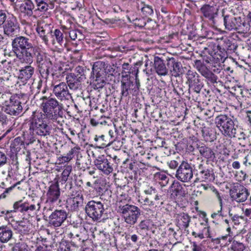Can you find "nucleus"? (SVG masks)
Masks as SVG:
<instances>
[{"instance_id": "5701e85b", "label": "nucleus", "mask_w": 251, "mask_h": 251, "mask_svg": "<svg viewBox=\"0 0 251 251\" xmlns=\"http://www.w3.org/2000/svg\"><path fill=\"white\" fill-rule=\"evenodd\" d=\"M171 196L174 199H182L186 194L185 188L178 181L174 180L171 186Z\"/></svg>"}, {"instance_id": "1a4fd4ad", "label": "nucleus", "mask_w": 251, "mask_h": 251, "mask_svg": "<svg viewBox=\"0 0 251 251\" xmlns=\"http://www.w3.org/2000/svg\"><path fill=\"white\" fill-rule=\"evenodd\" d=\"M87 215L94 221H98L102 217L105 210L103 204L99 201H90L85 207Z\"/></svg>"}, {"instance_id": "79ce46f5", "label": "nucleus", "mask_w": 251, "mask_h": 251, "mask_svg": "<svg viewBox=\"0 0 251 251\" xmlns=\"http://www.w3.org/2000/svg\"><path fill=\"white\" fill-rule=\"evenodd\" d=\"M83 241L84 240L81 239L79 237V235L76 234L74 237H73L69 244L71 245V248H73L75 251H77L78 248L82 246Z\"/></svg>"}, {"instance_id": "e2e57ef3", "label": "nucleus", "mask_w": 251, "mask_h": 251, "mask_svg": "<svg viewBox=\"0 0 251 251\" xmlns=\"http://www.w3.org/2000/svg\"><path fill=\"white\" fill-rule=\"evenodd\" d=\"M36 134H33L29 132V134L27 135L26 137H25V142L26 146L34 143L36 140L35 136Z\"/></svg>"}, {"instance_id": "2f4dec72", "label": "nucleus", "mask_w": 251, "mask_h": 251, "mask_svg": "<svg viewBox=\"0 0 251 251\" xmlns=\"http://www.w3.org/2000/svg\"><path fill=\"white\" fill-rule=\"evenodd\" d=\"M216 49L217 50L216 51H215V50H214L209 51V54L212 56L216 63H224L227 57L226 52L223 50H220L219 48H217V46Z\"/></svg>"}, {"instance_id": "b1692460", "label": "nucleus", "mask_w": 251, "mask_h": 251, "mask_svg": "<svg viewBox=\"0 0 251 251\" xmlns=\"http://www.w3.org/2000/svg\"><path fill=\"white\" fill-rule=\"evenodd\" d=\"M67 82L71 89L76 90L81 87V83L85 80L83 77L75 75L74 73H69L66 76Z\"/></svg>"}, {"instance_id": "864d4df0", "label": "nucleus", "mask_w": 251, "mask_h": 251, "mask_svg": "<svg viewBox=\"0 0 251 251\" xmlns=\"http://www.w3.org/2000/svg\"><path fill=\"white\" fill-rule=\"evenodd\" d=\"M54 35L55 37L56 41L60 45H65L66 44V42H64L63 39V34L59 29H56L54 30Z\"/></svg>"}, {"instance_id": "cd10ccee", "label": "nucleus", "mask_w": 251, "mask_h": 251, "mask_svg": "<svg viewBox=\"0 0 251 251\" xmlns=\"http://www.w3.org/2000/svg\"><path fill=\"white\" fill-rule=\"evenodd\" d=\"M200 10L205 18L211 21H213L215 16L218 15V9L209 4L203 5Z\"/></svg>"}, {"instance_id": "774afa93", "label": "nucleus", "mask_w": 251, "mask_h": 251, "mask_svg": "<svg viewBox=\"0 0 251 251\" xmlns=\"http://www.w3.org/2000/svg\"><path fill=\"white\" fill-rule=\"evenodd\" d=\"M207 169V168L203 164H200L196 170L197 173L196 175L199 176L200 175H202V173Z\"/></svg>"}, {"instance_id": "09e8293b", "label": "nucleus", "mask_w": 251, "mask_h": 251, "mask_svg": "<svg viewBox=\"0 0 251 251\" xmlns=\"http://www.w3.org/2000/svg\"><path fill=\"white\" fill-rule=\"evenodd\" d=\"M194 67L201 73V74H202L208 69L204 64L203 61L200 60H196L195 61Z\"/></svg>"}, {"instance_id": "4be33fe9", "label": "nucleus", "mask_w": 251, "mask_h": 251, "mask_svg": "<svg viewBox=\"0 0 251 251\" xmlns=\"http://www.w3.org/2000/svg\"><path fill=\"white\" fill-rule=\"evenodd\" d=\"M95 165L98 169L102 171L104 173L108 175L113 171V168L110 164L107 159L103 155L99 156L97 159L94 161Z\"/></svg>"}, {"instance_id": "c9c22d12", "label": "nucleus", "mask_w": 251, "mask_h": 251, "mask_svg": "<svg viewBox=\"0 0 251 251\" xmlns=\"http://www.w3.org/2000/svg\"><path fill=\"white\" fill-rule=\"evenodd\" d=\"M25 142L23 140L22 137H16L11 145V150L13 152H18L22 148H25Z\"/></svg>"}, {"instance_id": "473e14b6", "label": "nucleus", "mask_w": 251, "mask_h": 251, "mask_svg": "<svg viewBox=\"0 0 251 251\" xmlns=\"http://www.w3.org/2000/svg\"><path fill=\"white\" fill-rule=\"evenodd\" d=\"M13 232L7 226H0V241L1 243H7L12 237Z\"/></svg>"}, {"instance_id": "a878e982", "label": "nucleus", "mask_w": 251, "mask_h": 251, "mask_svg": "<svg viewBox=\"0 0 251 251\" xmlns=\"http://www.w3.org/2000/svg\"><path fill=\"white\" fill-rule=\"evenodd\" d=\"M60 195L59 186L57 184H52L47 193V201L51 203L55 202L58 200Z\"/></svg>"}, {"instance_id": "f8f14e48", "label": "nucleus", "mask_w": 251, "mask_h": 251, "mask_svg": "<svg viewBox=\"0 0 251 251\" xmlns=\"http://www.w3.org/2000/svg\"><path fill=\"white\" fill-rule=\"evenodd\" d=\"M49 59L46 53L43 51L40 48L35 45L23 62L31 65L35 60L37 66Z\"/></svg>"}, {"instance_id": "3c124183", "label": "nucleus", "mask_w": 251, "mask_h": 251, "mask_svg": "<svg viewBox=\"0 0 251 251\" xmlns=\"http://www.w3.org/2000/svg\"><path fill=\"white\" fill-rule=\"evenodd\" d=\"M245 249L244 245L242 243L234 240L231 246V249L233 251H243Z\"/></svg>"}, {"instance_id": "2eb2a0df", "label": "nucleus", "mask_w": 251, "mask_h": 251, "mask_svg": "<svg viewBox=\"0 0 251 251\" xmlns=\"http://www.w3.org/2000/svg\"><path fill=\"white\" fill-rule=\"evenodd\" d=\"M229 194L231 198L237 202H242L247 199L250 193L244 186L237 184L230 190Z\"/></svg>"}, {"instance_id": "393cba45", "label": "nucleus", "mask_w": 251, "mask_h": 251, "mask_svg": "<svg viewBox=\"0 0 251 251\" xmlns=\"http://www.w3.org/2000/svg\"><path fill=\"white\" fill-rule=\"evenodd\" d=\"M153 61L155 71L159 75L165 76L168 75L167 66H166L163 59L159 56H154Z\"/></svg>"}, {"instance_id": "7c9ffc66", "label": "nucleus", "mask_w": 251, "mask_h": 251, "mask_svg": "<svg viewBox=\"0 0 251 251\" xmlns=\"http://www.w3.org/2000/svg\"><path fill=\"white\" fill-rule=\"evenodd\" d=\"M34 8V5L31 0H24L20 6L21 13L28 17H31L33 15Z\"/></svg>"}, {"instance_id": "bb28decb", "label": "nucleus", "mask_w": 251, "mask_h": 251, "mask_svg": "<svg viewBox=\"0 0 251 251\" xmlns=\"http://www.w3.org/2000/svg\"><path fill=\"white\" fill-rule=\"evenodd\" d=\"M34 73V67L28 64L19 70V78L23 82L26 81L32 77Z\"/></svg>"}, {"instance_id": "72a5a7b5", "label": "nucleus", "mask_w": 251, "mask_h": 251, "mask_svg": "<svg viewBox=\"0 0 251 251\" xmlns=\"http://www.w3.org/2000/svg\"><path fill=\"white\" fill-rule=\"evenodd\" d=\"M202 136L206 142H213L217 138L216 132L210 127L204 126L201 129Z\"/></svg>"}, {"instance_id": "9d476101", "label": "nucleus", "mask_w": 251, "mask_h": 251, "mask_svg": "<svg viewBox=\"0 0 251 251\" xmlns=\"http://www.w3.org/2000/svg\"><path fill=\"white\" fill-rule=\"evenodd\" d=\"M175 176L178 180L182 182H191L193 176L191 164L187 161H182L176 170Z\"/></svg>"}, {"instance_id": "0eeeda50", "label": "nucleus", "mask_w": 251, "mask_h": 251, "mask_svg": "<svg viewBox=\"0 0 251 251\" xmlns=\"http://www.w3.org/2000/svg\"><path fill=\"white\" fill-rule=\"evenodd\" d=\"M119 211L124 221L130 226L137 222L138 218L143 213L139 207L129 204L119 205Z\"/></svg>"}, {"instance_id": "5fc2aeb1", "label": "nucleus", "mask_w": 251, "mask_h": 251, "mask_svg": "<svg viewBox=\"0 0 251 251\" xmlns=\"http://www.w3.org/2000/svg\"><path fill=\"white\" fill-rule=\"evenodd\" d=\"M139 63H136L133 66H130V68H129V72L128 73V76L130 77V79H131V75H134L135 76V80L138 78V65Z\"/></svg>"}, {"instance_id": "58836bf2", "label": "nucleus", "mask_w": 251, "mask_h": 251, "mask_svg": "<svg viewBox=\"0 0 251 251\" xmlns=\"http://www.w3.org/2000/svg\"><path fill=\"white\" fill-rule=\"evenodd\" d=\"M202 174V175H200L198 176L197 179H201V181L208 180L209 181H213L215 180V175L212 168H207Z\"/></svg>"}, {"instance_id": "ddd939ff", "label": "nucleus", "mask_w": 251, "mask_h": 251, "mask_svg": "<svg viewBox=\"0 0 251 251\" xmlns=\"http://www.w3.org/2000/svg\"><path fill=\"white\" fill-rule=\"evenodd\" d=\"M3 33L9 37H13L20 30V25L15 16L11 14L2 25Z\"/></svg>"}, {"instance_id": "8fccbe9b", "label": "nucleus", "mask_w": 251, "mask_h": 251, "mask_svg": "<svg viewBox=\"0 0 251 251\" xmlns=\"http://www.w3.org/2000/svg\"><path fill=\"white\" fill-rule=\"evenodd\" d=\"M69 37L73 40L78 39V40L80 41L82 37V32L78 29H72L69 31Z\"/></svg>"}, {"instance_id": "f704fd0d", "label": "nucleus", "mask_w": 251, "mask_h": 251, "mask_svg": "<svg viewBox=\"0 0 251 251\" xmlns=\"http://www.w3.org/2000/svg\"><path fill=\"white\" fill-rule=\"evenodd\" d=\"M198 228L200 229L199 232L197 231H193L192 233V235L195 237H198L200 239H202L206 237H210L209 234V226L203 227L202 224H201L198 226Z\"/></svg>"}, {"instance_id": "c756f323", "label": "nucleus", "mask_w": 251, "mask_h": 251, "mask_svg": "<svg viewBox=\"0 0 251 251\" xmlns=\"http://www.w3.org/2000/svg\"><path fill=\"white\" fill-rule=\"evenodd\" d=\"M52 64L50 59L47 60L42 64L37 65L39 73L43 78L47 79L50 73V70L52 67Z\"/></svg>"}, {"instance_id": "a18cd8bd", "label": "nucleus", "mask_w": 251, "mask_h": 251, "mask_svg": "<svg viewBox=\"0 0 251 251\" xmlns=\"http://www.w3.org/2000/svg\"><path fill=\"white\" fill-rule=\"evenodd\" d=\"M150 225V221L149 220H143L139 223L137 229H139L140 231L147 232L149 230Z\"/></svg>"}, {"instance_id": "37998d69", "label": "nucleus", "mask_w": 251, "mask_h": 251, "mask_svg": "<svg viewBox=\"0 0 251 251\" xmlns=\"http://www.w3.org/2000/svg\"><path fill=\"white\" fill-rule=\"evenodd\" d=\"M104 138L105 136L103 135L99 136L96 135L94 140L97 142V147L100 149H103L106 146L110 145V143H107L104 139Z\"/></svg>"}, {"instance_id": "412c9836", "label": "nucleus", "mask_w": 251, "mask_h": 251, "mask_svg": "<svg viewBox=\"0 0 251 251\" xmlns=\"http://www.w3.org/2000/svg\"><path fill=\"white\" fill-rule=\"evenodd\" d=\"M222 42L220 45L217 46V48H219L220 50H223L225 52L229 53L235 52L238 47L237 41L232 38H223L222 39Z\"/></svg>"}, {"instance_id": "de8ad7c7", "label": "nucleus", "mask_w": 251, "mask_h": 251, "mask_svg": "<svg viewBox=\"0 0 251 251\" xmlns=\"http://www.w3.org/2000/svg\"><path fill=\"white\" fill-rule=\"evenodd\" d=\"M126 241H129V240H130L131 243L129 242V244L132 245L138 246L141 243V241H139L140 238L139 236L135 234L126 235Z\"/></svg>"}, {"instance_id": "c03bdc74", "label": "nucleus", "mask_w": 251, "mask_h": 251, "mask_svg": "<svg viewBox=\"0 0 251 251\" xmlns=\"http://www.w3.org/2000/svg\"><path fill=\"white\" fill-rule=\"evenodd\" d=\"M12 251H29V247L25 243L19 242L14 244Z\"/></svg>"}, {"instance_id": "9b49d317", "label": "nucleus", "mask_w": 251, "mask_h": 251, "mask_svg": "<svg viewBox=\"0 0 251 251\" xmlns=\"http://www.w3.org/2000/svg\"><path fill=\"white\" fill-rule=\"evenodd\" d=\"M186 78L189 91L192 89L197 94H199L204 86L201 77L196 72L189 70L186 74Z\"/></svg>"}, {"instance_id": "6ab92c4d", "label": "nucleus", "mask_w": 251, "mask_h": 251, "mask_svg": "<svg viewBox=\"0 0 251 251\" xmlns=\"http://www.w3.org/2000/svg\"><path fill=\"white\" fill-rule=\"evenodd\" d=\"M67 217V213L64 210H55L49 216V224L54 227L61 226Z\"/></svg>"}, {"instance_id": "4c0bfd02", "label": "nucleus", "mask_w": 251, "mask_h": 251, "mask_svg": "<svg viewBox=\"0 0 251 251\" xmlns=\"http://www.w3.org/2000/svg\"><path fill=\"white\" fill-rule=\"evenodd\" d=\"M200 153L203 157L210 161H213L216 158L215 153L213 150L205 145H203V148L200 149Z\"/></svg>"}, {"instance_id": "dca6fc26", "label": "nucleus", "mask_w": 251, "mask_h": 251, "mask_svg": "<svg viewBox=\"0 0 251 251\" xmlns=\"http://www.w3.org/2000/svg\"><path fill=\"white\" fill-rule=\"evenodd\" d=\"M166 61L168 71L169 70L172 76L178 77L183 73L181 63L177 59L173 57H167Z\"/></svg>"}, {"instance_id": "20e7f679", "label": "nucleus", "mask_w": 251, "mask_h": 251, "mask_svg": "<svg viewBox=\"0 0 251 251\" xmlns=\"http://www.w3.org/2000/svg\"><path fill=\"white\" fill-rule=\"evenodd\" d=\"M29 100L27 94H16L12 95L9 101H5L4 112L11 115L17 116L21 114L24 107Z\"/></svg>"}, {"instance_id": "a211bd4d", "label": "nucleus", "mask_w": 251, "mask_h": 251, "mask_svg": "<svg viewBox=\"0 0 251 251\" xmlns=\"http://www.w3.org/2000/svg\"><path fill=\"white\" fill-rule=\"evenodd\" d=\"M37 206L34 204L30 203L27 201H24L20 200L15 202L13 204V210L10 211H7L6 214H7L10 212H18L21 213H29L34 211L36 209Z\"/></svg>"}, {"instance_id": "a19ab883", "label": "nucleus", "mask_w": 251, "mask_h": 251, "mask_svg": "<svg viewBox=\"0 0 251 251\" xmlns=\"http://www.w3.org/2000/svg\"><path fill=\"white\" fill-rule=\"evenodd\" d=\"M177 218L179 221H180L182 223H179V225H181L182 228L186 230L189 226L191 217L188 214L182 212L177 215Z\"/></svg>"}, {"instance_id": "f3484780", "label": "nucleus", "mask_w": 251, "mask_h": 251, "mask_svg": "<svg viewBox=\"0 0 251 251\" xmlns=\"http://www.w3.org/2000/svg\"><path fill=\"white\" fill-rule=\"evenodd\" d=\"M68 86L65 82H61L53 86V93L58 100L62 101L72 98Z\"/></svg>"}, {"instance_id": "6e6552de", "label": "nucleus", "mask_w": 251, "mask_h": 251, "mask_svg": "<svg viewBox=\"0 0 251 251\" xmlns=\"http://www.w3.org/2000/svg\"><path fill=\"white\" fill-rule=\"evenodd\" d=\"M140 84L139 79L133 82L130 78L124 76L121 80V99L126 98L129 95L137 96L139 93Z\"/></svg>"}, {"instance_id": "4468645a", "label": "nucleus", "mask_w": 251, "mask_h": 251, "mask_svg": "<svg viewBox=\"0 0 251 251\" xmlns=\"http://www.w3.org/2000/svg\"><path fill=\"white\" fill-rule=\"evenodd\" d=\"M83 196L81 192L72 191L71 197L67 199V203L72 211H78L83 206Z\"/></svg>"}, {"instance_id": "4d7b16f0", "label": "nucleus", "mask_w": 251, "mask_h": 251, "mask_svg": "<svg viewBox=\"0 0 251 251\" xmlns=\"http://www.w3.org/2000/svg\"><path fill=\"white\" fill-rule=\"evenodd\" d=\"M36 31L39 34L40 37L42 38V40L44 41L46 44H47L48 42V39L47 35L46 34V30L43 28V27L40 26L36 28Z\"/></svg>"}, {"instance_id": "13d9d810", "label": "nucleus", "mask_w": 251, "mask_h": 251, "mask_svg": "<svg viewBox=\"0 0 251 251\" xmlns=\"http://www.w3.org/2000/svg\"><path fill=\"white\" fill-rule=\"evenodd\" d=\"M11 15L6 11L0 10V27L3 25L5 21Z\"/></svg>"}, {"instance_id": "39448f33", "label": "nucleus", "mask_w": 251, "mask_h": 251, "mask_svg": "<svg viewBox=\"0 0 251 251\" xmlns=\"http://www.w3.org/2000/svg\"><path fill=\"white\" fill-rule=\"evenodd\" d=\"M49 118L41 115L39 117H34L29 124V130L30 133L40 137H47L51 133V126L50 125Z\"/></svg>"}, {"instance_id": "0e129e2a", "label": "nucleus", "mask_w": 251, "mask_h": 251, "mask_svg": "<svg viewBox=\"0 0 251 251\" xmlns=\"http://www.w3.org/2000/svg\"><path fill=\"white\" fill-rule=\"evenodd\" d=\"M9 122L7 116L2 111H0V123L2 126L7 125Z\"/></svg>"}, {"instance_id": "f257e3e1", "label": "nucleus", "mask_w": 251, "mask_h": 251, "mask_svg": "<svg viewBox=\"0 0 251 251\" xmlns=\"http://www.w3.org/2000/svg\"><path fill=\"white\" fill-rule=\"evenodd\" d=\"M116 73L115 69L108 62L96 61L93 65L90 77L91 84L95 90L102 89L109 80L108 78Z\"/></svg>"}, {"instance_id": "7ed1b4c3", "label": "nucleus", "mask_w": 251, "mask_h": 251, "mask_svg": "<svg viewBox=\"0 0 251 251\" xmlns=\"http://www.w3.org/2000/svg\"><path fill=\"white\" fill-rule=\"evenodd\" d=\"M11 45L13 51L22 62L35 46L31 40L23 36L16 37L12 40Z\"/></svg>"}, {"instance_id": "f03ea898", "label": "nucleus", "mask_w": 251, "mask_h": 251, "mask_svg": "<svg viewBox=\"0 0 251 251\" xmlns=\"http://www.w3.org/2000/svg\"><path fill=\"white\" fill-rule=\"evenodd\" d=\"M41 99L43 100L41 105L44 112L43 116L53 121L59 122L58 119L63 117L62 104H60L55 98L44 96Z\"/></svg>"}, {"instance_id": "e433bc0d", "label": "nucleus", "mask_w": 251, "mask_h": 251, "mask_svg": "<svg viewBox=\"0 0 251 251\" xmlns=\"http://www.w3.org/2000/svg\"><path fill=\"white\" fill-rule=\"evenodd\" d=\"M201 75L205 78L208 85H213L218 83V76L209 69H207Z\"/></svg>"}, {"instance_id": "423d86ee", "label": "nucleus", "mask_w": 251, "mask_h": 251, "mask_svg": "<svg viewBox=\"0 0 251 251\" xmlns=\"http://www.w3.org/2000/svg\"><path fill=\"white\" fill-rule=\"evenodd\" d=\"M217 127L225 137H235L236 133L237 121L226 115L217 116L215 120Z\"/></svg>"}, {"instance_id": "338daca9", "label": "nucleus", "mask_w": 251, "mask_h": 251, "mask_svg": "<svg viewBox=\"0 0 251 251\" xmlns=\"http://www.w3.org/2000/svg\"><path fill=\"white\" fill-rule=\"evenodd\" d=\"M38 3L39 4H37L38 10L41 11H46L48 9V4L44 1Z\"/></svg>"}, {"instance_id": "aec40b11", "label": "nucleus", "mask_w": 251, "mask_h": 251, "mask_svg": "<svg viewBox=\"0 0 251 251\" xmlns=\"http://www.w3.org/2000/svg\"><path fill=\"white\" fill-rule=\"evenodd\" d=\"M224 16V23L226 29L228 30L232 29L237 30L242 25V20L241 17H235L231 15H226Z\"/></svg>"}, {"instance_id": "69168bd1", "label": "nucleus", "mask_w": 251, "mask_h": 251, "mask_svg": "<svg viewBox=\"0 0 251 251\" xmlns=\"http://www.w3.org/2000/svg\"><path fill=\"white\" fill-rule=\"evenodd\" d=\"M7 160L8 158L6 154L4 152L0 151V167L6 164Z\"/></svg>"}, {"instance_id": "603ef678", "label": "nucleus", "mask_w": 251, "mask_h": 251, "mask_svg": "<svg viewBox=\"0 0 251 251\" xmlns=\"http://www.w3.org/2000/svg\"><path fill=\"white\" fill-rule=\"evenodd\" d=\"M86 69L84 67L77 66L75 69V72L74 73L75 75L83 77V79L85 80L86 79Z\"/></svg>"}, {"instance_id": "680f3d73", "label": "nucleus", "mask_w": 251, "mask_h": 251, "mask_svg": "<svg viewBox=\"0 0 251 251\" xmlns=\"http://www.w3.org/2000/svg\"><path fill=\"white\" fill-rule=\"evenodd\" d=\"M130 65L128 63H124L122 65V78H123L124 76H125L127 78H130V76H128V72L129 68L130 67Z\"/></svg>"}, {"instance_id": "ea45409f", "label": "nucleus", "mask_w": 251, "mask_h": 251, "mask_svg": "<svg viewBox=\"0 0 251 251\" xmlns=\"http://www.w3.org/2000/svg\"><path fill=\"white\" fill-rule=\"evenodd\" d=\"M71 166H68L66 167L62 172L61 177L59 178L58 181L54 184L58 185L59 187L62 186L63 185H64V184L67 182L68 177L71 172Z\"/></svg>"}, {"instance_id": "bf43d9fd", "label": "nucleus", "mask_w": 251, "mask_h": 251, "mask_svg": "<svg viewBox=\"0 0 251 251\" xmlns=\"http://www.w3.org/2000/svg\"><path fill=\"white\" fill-rule=\"evenodd\" d=\"M110 144L112 145L113 148L115 150L118 151L120 150L122 147L123 143L120 140V138H118L117 139H114L111 143H110Z\"/></svg>"}, {"instance_id": "c85d7f7f", "label": "nucleus", "mask_w": 251, "mask_h": 251, "mask_svg": "<svg viewBox=\"0 0 251 251\" xmlns=\"http://www.w3.org/2000/svg\"><path fill=\"white\" fill-rule=\"evenodd\" d=\"M15 230L21 234H27L30 231V225L28 221H20L13 225Z\"/></svg>"}, {"instance_id": "6e6d98bb", "label": "nucleus", "mask_w": 251, "mask_h": 251, "mask_svg": "<svg viewBox=\"0 0 251 251\" xmlns=\"http://www.w3.org/2000/svg\"><path fill=\"white\" fill-rule=\"evenodd\" d=\"M157 176L159 180L161 181L159 183L162 186H165L168 184L169 179L165 174L159 173L157 174Z\"/></svg>"}, {"instance_id": "052dcab7", "label": "nucleus", "mask_w": 251, "mask_h": 251, "mask_svg": "<svg viewBox=\"0 0 251 251\" xmlns=\"http://www.w3.org/2000/svg\"><path fill=\"white\" fill-rule=\"evenodd\" d=\"M192 248V251H207L205 246L201 244H197L195 242H193Z\"/></svg>"}, {"instance_id": "49530a36", "label": "nucleus", "mask_w": 251, "mask_h": 251, "mask_svg": "<svg viewBox=\"0 0 251 251\" xmlns=\"http://www.w3.org/2000/svg\"><path fill=\"white\" fill-rule=\"evenodd\" d=\"M141 4L143 5L141 8V11L143 15L147 16L153 14V10L151 6L145 4V2L143 1L141 2Z\"/></svg>"}]
</instances>
